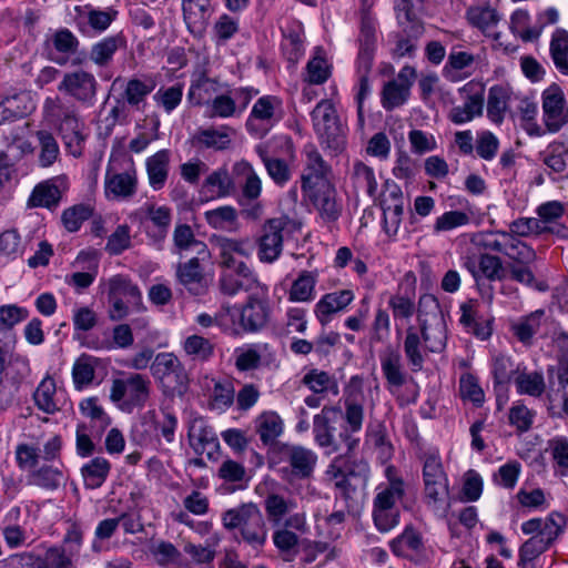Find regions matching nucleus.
Segmentation results:
<instances>
[{
  "instance_id": "50",
  "label": "nucleus",
  "mask_w": 568,
  "mask_h": 568,
  "mask_svg": "<svg viewBox=\"0 0 568 568\" xmlns=\"http://www.w3.org/2000/svg\"><path fill=\"white\" fill-rule=\"evenodd\" d=\"M423 338L414 326H409L406 329V335L404 339V354L407 359V363L413 373L420 372L424 367L425 363V353L423 348Z\"/></svg>"
},
{
  "instance_id": "8",
  "label": "nucleus",
  "mask_w": 568,
  "mask_h": 568,
  "mask_svg": "<svg viewBox=\"0 0 568 568\" xmlns=\"http://www.w3.org/2000/svg\"><path fill=\"white\" fill-rule=\"evenodd\" d=\"M283 118V102L272 94L258 98L245 121L246 132L255 138L263 139Z\"/></svg>"
},
{
  "instance_id": "30",
  "label": "nucleus",
  "mask_w": 568,
  "mask_h": 568,
  "mask_svg": "<svg viewBox=\"0 0 568 568\" xmlns=\"http://www.w3.org/2000/svg\"><path fill=\"white\" fill-rule=\"evenodd\" d=\"M36 109L28 91H20L3 98L0 102V124L16 121L30 114Z\"/></svg>"
},
{
  "instance_id": "57",
  "label": "nucleus",
  "mask_w": 568,
  "mask_h": 568,
  "mask_svg": "<svg viewBox=\"0 0 568 568\" xmlns=\"http://www.w3.org/2000/svg\"><path fill=\"white\" fill-rule=\"evenodd\" d=\"M317 274L311 271H303L293 282L288 291L291 302H310L314 298Z\"/></svg>"
},
{
  "instance_id": "34",
  "label": "nucleus",
  "mask_w": 568,
  "mask_h": 568,
  "mask_svg": "<svg viewBox=\"0 0 568 568\" xmlns=\"http://www.w3.org/2000/svg\"><path fill=\"white\" fill-rule=\"evenodd\" d=\"M386 477L388 483L377 487L373 506L383 507L384 509H398L396 503L400 500L405 494L404 480L395 475V468L393 466L386 468Z\"/></svg>"
},
{
  "instance_id": "61",
  "label": "nucleus",
  "mask_w": 568,
  "mask_h": 568,
  "mask_svg": "<svg viewBox=\"0 0 568 568\" xmlns=\"http://www.w3.org/2000/svg\"><path fill=\"white\" fill-rule=\"evenodd\" d=\"M216 325L226 334L237 336L244 333L242 311L239 305H226L216 313Z\"/></svg>"
},
{
  "instance_id": "11",
  "label": "nucleus",
  "mask_w": 568,
  "mask_h": 568,
  "mask_svg": "<svg viewBox=\"0 0 568 568\" xmlns=\"http://www.w3.org/2000/svg\"><path fill=\"white\" fill-rule=\"evenodd\" d=\"M99 83L92 72L83 69L65 72L58 90L77 102L91 106L97 100Z\"/></svg>"
},
{
  "instance_id": "62",
  "label": "nucleus",
  "mask_w": 568,
  "mask_h": 568,
  "mask_svg": "<svg viewBox=\"0 0 568 568\" xmlns=\"http://www.w3.org/2000/svg\"><path fill=\"white\" fill-rule=\"evenodd\" d=\"M39 142L38 164L41 168H50L60 156V148L52 133L40 130L36 133Z\"/></svg>"
},
{
  "instance_id": "27",
  "label": "nucleus",
  "mask_w": 568,
  "mask_h": 568,
  "mask_svg": "<svg viewBox=\"0 0 568 568\" xmlns=\"http://www.w3.org/2000/svg\"><path fill=\"white\" fill-rule=\"evenodd\" d=\"M156 88V81L151 75L132 77L124 87L122 99L135 111H144L148 97Z\"/></svg>"
},
{
  "instance_id": "48",
  "label": "nucleus",
  "mask_w": 568,
  "mask_h": 568,
  "mask_svg": "<svg viewBox=\"0 0 568 568\" xmlns=\"http://www.w3.org/2000/svg\"><path fill=\"white\" fill-rule=\"evenodd\" d=\"M233 174L242 181V194L247 200H256L261 195L262 182L247 161H239L233 165Z\"/></svg>"
},
{
  "instance_id": "36",
  "label": "nucleus",
  "mask_w": 568,
  "mask_h": 568,
  "mask_svg": "<svg viewBox=\"0 0 568 568\" xmlns=\"http://www.w3.org/2000/svg\"><path fill=\"white\" fill-rule=\"evenodd\" d=\"M235 133V130L230 125L211 126L197 130L193 140L200 148L224 151L231 146Z\"/></svg>"
},
{
  "instance_id": "13",
  "label": "nucleus",
  "mask_w": 568,
  "mask_h": 568,
  "mask_svg": "<svg viewBox=\"0 0 568 568\" xmlns=\"http://www.w3.org/2000/svg\"><path fill=\"white\" fill-rule=\"evenodd\" d=\"M544 123L551 133L568 122V106L562 89L554 83L542 92Z\"/></svg>"
},
{
  "instance_id": "35",
  "label": "nucleus",
  "mask_w": 568,
  "mask_h": 568,
  "mask_svg": "<svg viewBox=\"0 0 568 568\" xmlns=\"http://www.w3.org/2000/svg\"><path fill=\"white\" fill-rule=\"evenodd\" d=\"M241 311L244 333L261 331L267 324L271 313L267 302L254 296L247 298Z\"/></svg>"
},
{
  "instance_id": "26",
  "label": "nucleus",
  "mask_w": 568,
  "mask_h": 568,
  "mask_svg": "<svg viewBox=\"0 0 568 568\" xmlns=\"http://www.w3.org/2000/svg\"><path fill=\"white\" fill-rule=\"evenodd\" d=\"M136 185L138 179L134 169L122 173H112L108 168L104 181V192L108 199H130L136 193Z\"/></svg>"
},
{
  "instance_id": "1",
  "label": "nucleus",
  "mask_w": 568,
  "mask_h": 568,
  "mask_svg": "<svg viewBox=\"0 0 568 568\" xmlns=\"http://www.w3.org/2000/svg\"><path fill=\"white\" fill-rule=\"evenodd\" d=\"M365 394L358 377H353L344 393L343 409L339 406L325 405L321 413L313 418V434L315 443L324 448L326 454L337 453L339 445L335 438L334 423L341 416L343 419L339 439L346 447V455L353 454L358 445L357 434L362 430L365 412Z\"/></svg>"
},
{
  "instance_id": "46",
  "label": "nucleus",
  "mask_w": 568,
  "mask_h": 568,
  "mask_svg": "<svg viewBox=\"0 0 568 568\" xmlns=\"http://www.w3.org/2000/svg\"><path fill=\"white\" fill-rule=\"evenodd\" d=\"M55 129L59 132L67 151L74 158L81 156L83 153L85 135L83 133L84 123L80 116L69 122L67 121Z\"/></svg>"
},
{
  "instance_id": "31",
  "label": "nucleus",
  "mask_w": 568,
  "mask_h": 568,
  "mask_svg": "<svg viewBox=\"0 0 568 568\" xmlns=\"http://www.w3.org/2000/svg\"><path fill=\"white\" fill-rule=\"evenodd\" d=\"M126 48V39L122 33L104 37L94 42L89 51L90 61L98 68L109 67L115 53Z\"/></svg>"
},
{
  "instance_id": "25",
  "label": "nucleus",
  "mask_w": 568,
  "mask_h": 568,
  "mask_svg": "<svg viewBox=\"0 0 568 568\" xmlns=\"http://www.w3.org/2000/svg\"><path fill=\"white\" fill-rule=\"evenodd\" d=\"M146 235L154 245L160 246L168 236L172 222V210L166 205L146 204Z\"/></svg>"
},
{
  "instance_id": "18",
  "label": "nucleus",
  "mask_w": 568,
  "mask_h": 568,
  "mask_svg": "<svg viewBox=\"0 0 568 568\" xmlns=\"http://www.w3.org/2000/svg\"><path fill=\"white\" fill-rule=\"evenodd\" d=\"M212 241L219 250L221 271H229L236 268L240 264H247L246 260L251 255L248 240L214 236Z\"/></svg>"
},
{
  "instance_id": "14",
  "label": "nucleus",
  "mask_w": 568,
  "mask_h": 568,
  "mask_svg": "<svg viewBox=\"0 0 568 568\" xmlns=\"http://www.w3.org/2000/svg\"><path fill=\"white\" fill-rule=\"evenodd\" d=\"M379 363L385 385L390 394H396L413 377L405 368L403 357L393 345H387L379 352Z\"/></svg>"
},
{
  "instance_id": "51",
  "label": "nucleus",
  "mask_w": 568,
  "mask_h": 568,
  "mask_svg": "<svg viewBox=\"0 0 568 568\" xmlns=\"http://www.w3.org/2000/svg\"><path fill=\"white\" fill-rule=\"evenodd\" d=\"M256 433L265 446L273 445L282 435L284 424L275 412H264L255 420Z\"/></svg>"
},
{
  "instance_id": "56",
  "label": "nucleus",
  "mask_w": 568,
  "mask_h": 568,
  "mask_svg": "<svg viewBox=\"0 0 568 568\" xmlns=\"http://www.w3.org/2000/svg\"><path fill=\"white\" fill-rule=\"evenodd\" d=\"M64 480L63 471L52 465H43L28 475V483L47 490H55Z\"/></svg>"
},
{
  "instance_id": "44",
  "label": "nucleus",
  "mask_w": 568,
  "mask_h": 568,
  "mask_svg": "<svg viewBox=\"0 0 568 568\" xmlns=\"http://www.w3.org/2000/svg\"><path fill=\"white\" fill-rule=\"evenodd\" d=\"M195 250L199 256L205 258L209 256L207 245L195 237L192 227L187 224H176L173 231L172 252L182 255L184 252Z\"/></svg>"
},
{
  "instance_id": "17",
  "label": "nucleus",
  "mask_w": 568,
  "mask_h": 568,
  "mask_svg": "<svg viewBox=\"0 0 568 568\" xmlns=\"http://www.w3.org/2000/svg\"><path fill=\"white\" fill-rule=\"evenodd\" d=\"M79 45L80 41L72 31L60 28L45 38L43 51L50 61L64 65L69 58L78 52Z\"/></svg>"
},
{
  "instance_id": "12",
  "label": "nucleus",
  "mask_w": 568,
  "mask_h": 568,
  "mask_svg": "<svg viewBox=\"0 0 568 568\" xmlns=\"http://www.w3.org/2000/svg\"><path fill=\"white\" fill-rule=\"evenodd\" d=\"M274 528L272 540L275 548L284 557H293L297 552L300 537L297 532L307 531V521L305 513L295 511L293 516L287 517L284 524L272 526Z\"/></svg>"
},
{
  "instance_id": "33",
  "label": "nucleus",
  "mask_w": 568,
  "mask_h": 568,
  "mask_svg": "<svg viewBox=\"0 0 568 568\" xmlns=\"http://www.w3.org/2000/svg\"><path fill=\"white\" fill-rule=\"evenodd\" d=\"M407 71L414 75L413 69L405 68L398 73L397 79L385 83L382 91V105L385 110L392 111L407 101L412 85L406 77Z\"/></svg>"
},
{
  "instance_id": "52",
  "label": "nucleus",
  "mask_w": 568,
  "mask_h": 568,
  "mask_svg": "<svg viewBox=\"0 0 568 568\" xmlns=\"http://www.w3.org/2000/svg\"><path fill=\"white\" fill-rule=\"evenodd\" d=\"M111 470V464L103 457H94L81 467L84 487L88 489L100 488L106 480Z\"/></svg>"
},
{
  "instance_id": "43",
  "label": "nucleus",
  "mask_w": 568,
  "mask_h": 568,
  "mask_svg": "<svg viewBox=\"0 0 568 568\" xmlns=\"http://www.w3.org/2000/svg\"><path fill=\"white\" fill-rule=\"evenodd\" d=\"M511 89L504 84H495L489 88L487 95V116L488 119L500 124L509 110L511 99Z\"/></svg>"
},
{
  "instance_id": "15",
  "label": "nucleus",
  "mask_w": 568,
  "mask_h": 568,
  "mask_svg": "<svg viewBox=\"0 0 568 568\" xmlns=\"http://www.w3.org/2000/svg\"><path fill=\"white\" fill-rule=\"evenodd\" d=\"M282 462L287 466L282 467L281 471L293 478H310L317 463V455L310 448L295 445H285L282 449Z\"/></svg>"
},
{
  "instance_id": "9",
  "label": "nucleus",
  "mask_w": 568,
  "mask_h": 568,
  "mask_svg": "<svg viewBox=\"0 0 568 568\" xmlns=\"http://www.w3.org/2000/svg\"><path fill=\"white\" fill-rule=\"evenodd\" d=\"M463 104L453 106L447 118L454 124L460 125L481 116L485 105V84L475 80L468 81L458 89Z\"/></svg>"
},
{
  "instance_id": "59",
  "label": "nucleus",
  "mask_w": 568,
  "mask_h": 568,
  "mask_svg": "<svg viewBox=\"0 0 568 568\" xmlns=\"http://www.w3.org/2000/svg\"><path fill=\"white\" fill-rule=\"evenodd\" d=\"M268 344L257 343L235 351V366L241 372L253 371L260 367L261 358L268 352Z\"/></svg>"
},
{
  "instance_id": "38",
  "label": "nucleus",
  "mask_w": 568,
  "mask_h": 568,
  "mask_svg": "<svg viewBox=\"0 0 568 568\" xmlns=\"http://www.w3.org/2000/svg\"><path fill=\"white\" fill-rule=\"evenodd\" d=\"M305 169L302 174V191L307 192L315 186L314 180L326 176L329 166L323 160L322 155L313 144H307L304 149Z\"/></svg>"
},
{
  "instance_id": "47",
  "label": "nucleus",
  "mask_w": 568,
  "mask_h": 568,
  "mask_svg": "<svg viewBox=\"0 0 568 568\" xmlns=\"http://www.w3.org/2000/svg\"><path fill=\"white\" fill-rule=\"evenodd\" d=\"M549 54L556 70L568 77V31L556 28L550 37Z\"/></svg>"
},
{
  "instance_id": "49",
  "label": "nucleus",
  "mask_w": 568,
  "mask_h": 568,
  "mask_svg": "<svg viewBox=\"0 0 568 568\" xmlns=\"http://www.w3.org/2000/svg\"><path fill=\"white\" fill-rule=\"evenodd\" d=\"M108 296H120L136 310L142 308V293L126 276L115 275L109 280Z\"/></svg>"
},
{
  "instance_id": "55",
  "label": "nucleus",
  "mask_w": 568,
  "mask_h": 568,
  "mask_svg": "<svg viewBox=\"0 0 568 568\" xmlns=\"http://www.w3.org/2000/svg\"><path fill=\"white\" fill-rule=\"evenodd\" d=\"M329 77L331 65L325 58L324 50L317 47L306 64V73L303 80L308 84L320 85L325 83Z\"/></svg>"
},
{
  "instance_id": "3",
  "label": "nucleus",
  "mask_w": 568,
  "mask_h": 568,
  "mask_svg": "<svg viewBox=\"0 0 568 568\" xmlns=\"http://www.w3.org/2000/svg\"><path fill=\"white\" fill-rule=\"evenodd\" d=\"M222 523L227 530L237 529L241 539L254 549L266 542V525L260 508L253 503L227 509L222 515Z\"/></svg>"
},
{
  "instance_id": "39",
  "label": "nucleus",
  "mask_w": 568,
  "mask_h": 568,
  "mask_svg": "<svg viewBox=\"0 0 568 568\" xmlns=\"http://www.w3.org/2000/svg\"><path fill=\"white\" fill-rule=\"evenodd\" d=\"M300 383L311 393L316 395L337 396L339 394V386L336 377L328 372L318 368L307 369Z\"/></svg>"
},
{
  "instance_id": "28",
  "label": "nucleus",
  "mask_w": 568,
  "mask_h": 568,
  "mask_svg": "<svg viewBox=\"0 0 568 568\" xmlns=\"http://www.w3.org/2000/svg\"><path fill=\"white\" fill-rule=\"evenodd\" d=\"M354 300V293L351 290H341L323 295L315 304L314 313L317 321L327 325L332 316L345 310Z\"/></svg>"
},
{
  "instance_id": "40",
  "label": "nucleus",
  "mask_w": 568,
  "mask_h": 568,
  "mask_svg": "<svg viewBox=\"0 0 568 568\" xmlns=\"http://www.w3.org/2000/svg\"><path fill=\"white\" fill-rule=\"evenodd\" d=\"M171 151L162 149L145 160V169L150 186L154 191L162 190L170 172Z\"/></svg>"
},
{
  "instance_id": "45",
  "label": "nucleus",
  "mask_w": 568,
  "mask_h": 568,
  "mask_svg": "<svg viewBox=\"0 0 568 568\" xmlns=\"http://www.w3.org/2000/svg\"><path fill=\"white\" fill-rule=\"evenodd\" d=\"M43 116L49 124L57 128L80 115L78 108L72 102L63 101L60 98H47L43 103Z\"/></svg>"
},
{
  "instance_id": "22",
  "label": "nucleus",
  "mask_w": 568,
  "mask_h": 568,
  "mask_svg": "<svg viewBox=\"0 0 568 568\" xmlns=\"http://www.w3.org/2000/svg\"><path fill=\"white\" fill-rule=\"evenodd\" d=\"M463 266L471 274L476 282L481 278L490 282L500 281L505 276L501 258L488 253H479L478 257L466 255L463 258Z\"/></svg>"
},
{
  "instance_id": "10",
  "label": "nucleus",
  "mask_w": 568,
  "mask_h": 568,
  "mask_svg": "<svg viewBox=\"0 0 568 568\" xmlns=\"http://www.w3.org/2000/svg\"><path fill=\"white\" fill-rule=\"evenodd\" d=\"M313 129L329 148H337L343 140V128L332 100H321L311 112Z\"/></svg>"
},
{
  "instance_id": "37",
  "label": "nucleus",
  "mask_w": 568,
  "mask_h": 568,
  "mask_svg": "<svg viewBox=\"0 0 568 568\" xmlns=\"http://www.w3.org/2000/svg\"><path fill=\"white\" fill-rule=\"evenodd\" d=\"M466 18L471 27L480 30L485 36L494 37L496 41L499 39L497 26L500 14L496 9L489 6H474L467 10Z\"/></svg>"
},
{
  "instance_id": "19",
  "label": "nucleus",
  "mask_w": 568,
  "mask_h": 568,
  "mask_svg": "<svg viewBox=\"0 0 568 568\" xmlns=\"http://www.w3.org/2000/svg\"><path fill=\"white\" fill-rule=\"evenodd\" d=\"M175 277L178 283L191 295L202 296L209 291L210 278L206 276L204 267L200 263V256L178 263Z\"/></svg>"
},
{
  "instance_id": "2",
  "label": "nucleus",
  "mask_w": 568,
  "mask_h": 568,
  "mask_svg": "<svg viewBox=\"0 0 568 568\" xmlns=\"http://www.w3.org/2000/svg\"><path fill=\"white\" fill-rule=\"evenodd\" d=\"M566 519L551 513L545 518H532L521 524V531L531 535L519 548V568H535L534 561L564 532Z\"/></svg>"
},
{
  "instance_id": "23",
  "label": "nucleus",
  "mask_w": 568,
  "mask_h": 568,
  "mask_svg": "<svg viewBox=\"0 0 568 568\" xmlns=\"http://www.w3.org/2000/svg\"><path fill=\"white\" fill-rule=\"evenodd\" d=\"M182 12L189 32L202 38L213 13L210 0H182Z\"/></svg>"
},
{
  "instance_id": "64",
  "label": "nucleus",
  "mask_w": 568,
  "mask_h": 568,
  "mask_svg": "<svg viewBox=\"0 0 568 568\" xmlns=\"http://www.w3.org/2000/svg\"><path fill=\"white\" fill-rule=\"evenodd\" d=\"M55 382L51 377L43 378L33 393V400L36 406L45 414H54L59 410L58 404L54 399Z\"/></svg>"
},
{
  "instance_id": "54",
  "label": "nucleus",
  "mask_w": 568,
  "mask_h": 568,
  "mask_svg": "<svg viewBox=\"0 0 568 568\" xmlns=\"http://www.w3.org/2000/svg\"><path fill=\"white\" fill-rule=\"evenodd\" d=\"M510 236L508 231L479 232L471 237V244L478 250L505 255Z\"/></svg>"
},
{
  "instance_id": "63",
  "label": "nucleus",
  "mask_w": 568,
  "mask_h": 568,
  "mask_svg": "<svg viewBox=\"0 0 568 568\" xmlns=\"http://www.w3.org/2000/svg\"><path fill=\"white\" fill-rule=\"evenodd\" d=\"M191 446L196 453H203L210 445H216L217 437L212 427L205 424L203 419L192 422L189 429Z\"/></svg>"
},
{
  "instance_id": "4",
  "label": "nucleus",
  "mask_w": 568,
  "mask_h": 568,
  "mask_svg": "<svg viewBox=\"0 0 568 568\" xmlns=\"http://www.w3.org/2000/svg\"><path fill=\"white\" fill-rule=\"evenodd\" d=\"M152 394L151 378L141 373H122L114 378L110 388V399L125 413L145 407Z\"/></svg>"
},
{
  "instance_id": "21",
  "label": "nucleus",
  "mask_w": 568,
  "mask_h": 568,
  "mask_svg": "<svg viewBox=\"0 0 568 568\" xmlns=\"http://www.w3.org/2000/svg\"><path fill=\"white\" fill-rule=\"evenodd\" d=\"M258 284L257 274L248 264H240L236 268L220 272L219 288L222 294L227 296L252 291Z\"/></svg>"
},
{
  "instance_id": "6",
  "label": "nucleus",
  "mask_w": 568,
  "mask_h": 568,
  "mask_svg": "<svg viewBox=\"0 0 568 568\" xmlns=\"http://www.w3.org/2000/svg\"><path fill=\"white\" fill-rule=\"evenodd\" d=\"M423 483L425 499L435 511L446 513L449 495L448 477L444 470L440 456L436 453H428L423 458Z\"/></svg>"
},
{
  "instance_id": "24",
  "label": "nucleus",
  "mask_w": 568,
  "mask_h": 568,
  "mask_svg": "<svg viewBox=\"0 0 568 568\" xmlns=\"http://www.w3.org/2000/svg\"><path fill=\"white\" fill-rule=\"evenodd\" d=\"M263 507L271 526H276L284 524L287 517L295 514L294 510L297 508V501L280 489H272L265 495Z\"/></svg>"
},
{
  "instance_id": "53",
  "label": "nucleus",
  "mask_w": 568,
  "mask_h": 568,
  "mask_svg": "<svg viewBox=\"0 0 568 568\" xmlns=\"http://www.w3.org/2000/svg\"><path fill=\"white\" fill-rule=\"evenodd\" d=\"M516 390L519 395H528L535 398L540 397L546 389L545 377L541 372H527L526 367L519 369L515 376Z\"/></svg>"
},
{
  "instance_id": "20",
  "label": "nucleus",
  "mask_w": 568,
  "mask_h": 568,
  "mask_svg": "<svg viewBox=\"0 0 568 568\" xmlns=\"http://www.w3.org/2000/svg\"><path fill=\"white\" fill-rule=\"evenodd\" d=\"M304 193L310 197L323 222L334 223L339 219L343 203L333 185L324 183Z\"/></svg>"
},
{
  "instance_id": "41",
  "label": "nucleus",
  "mask_w": 568,
  "mask_h": 568,
  "mask_svg": "<svg viewBox=\"0 0 568 568\" xmlns=\"http://www.w3.org/2000/svg\"><path fill=\"white\" fill-rule=\"evenodd\" d=\"M389 547L397 557L423 558V538L413 527H406L399 536L389 542Z\"/></svg>"
},
{
  "instance_id": "16",
  "label": "nucleus",
  "mask_w": 568,
  "mask_h": 568,
  "mask_svg": "<svg viewBox=\"0 0 568 568\" xmlns=\"http://www.w3.org/2000/svg\"><path fill=\"white\" fill-rule=\"evenodd\" d=\"M69 190V180L67 175L61 174L38 183L28 200L30 207H45L55 210L63 196Z\"/></svg>"
},
{
  "instance_id": "60",
  "label": "nucleus",
  "mask_w": 568,
  "mask_h": 568,
  "mask_svg": "<svg viewBox=\"0 0 568 568\" xmlns=\"http://www.w3.org/2000/svg\"><path fill=\"white\" fill-rule=\"evenodd\" d=\"M203 190L214 197H224L234 191V183L229 171L225 168H219L206 176Z\"/></svg>"
},
{
  "instance_id": "42",
  "label": "nucleus",
  "mask_w": 568,
  "mask_h": 568,
  "mask_svg": "<svg viewBox=\"0 0 568 568\" xmlns=\"http://www.w3.org/2000/svg\"><path fill=\"white\" fill-rule=\"evenodd\" d=\"M424 347L429 353H442L447 345L446 320L426 321L419 324Z\"/></svg>"
},
{
  "instance_id": "5",
  "label": "nucleus",
  "mask_w": 568,
  "mask_h": 568,
  "mask_svg": "<svg viewBox=\"0 0 568 568\" xmlns=\"http://www.w3.org/2000/svg\"><path fill=\"white\" fill-rule=\"evenodd\" d=\"M151 375L166 397L183 396L189 377L182 362L173 353H158L150 366Z\"/></svg>"
},
{
  "instance_id": "7",
  "label": "nucleus",
  "mask_w": 568,
  "mask_h": 568,
  "mask_svg": "<svg viewBox=\"0 0 568 568\" xmlns=\"http://www.w3.org/2000/svg\"><path fill=\"white\" fill-rule=\"evenodd\" d=\"M296 227V223L287 215L268 219L261 227L256 240L260 262L272 264L283 252L284 239Z\"/></svg>"
},
{
  "instance_id": "58",
  "label": "nucleus",
  "mask_w": 568,
  "mask_h": 568,
  "mask_svg": "<svg viewBox=\"0 0 568 568\" xmlns=\"http://www.w3.org/2000/svg\"><path fill=\"white\" fill-rule=\"evenodd\" d=\"M520 366H515L510 356L497 354L491 359V374L494 386L507 387L515 376L519 373Z\"/></svg>"
},
{
  "instance_id": "32",
  "label": "nucleus",
  "mask_w": 568,
  "mask_h": 568,
  "mask_svg": "<svg viewBox=\"0 0 568 568\" xmlns=\"http://www.w3.org/2000/svg\"><path fill=\"white\" fill-rule=\"evenodd\" d=\"M21 508L13 506L7 511L1 521V534L10 549L23 547L29 538L26 527L21 525Z\"/></svg>"
},
{
  "instance_id": "29",
  "label": "nucleus",
  "mask_w": 568,
  "mask_h": 568,
  "mask_svg": "<svg viewBox=\"0 0 568 568\" xmlns=\"http://www.w3.org/2000/svg\"><path fill=\"white\" fill-rule=\"evenodd\" d=\"M459 323L467 332L474 334L477 338L486 341L491 336L493 328L489 321L479 315V302L468 300L459 306Z\"/></svg>"
}]
</instances>
